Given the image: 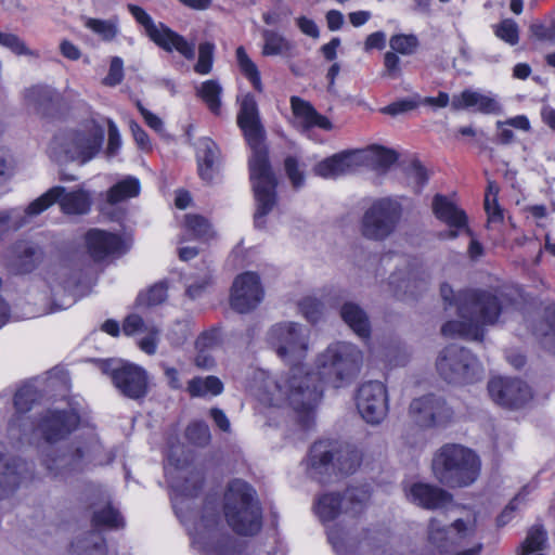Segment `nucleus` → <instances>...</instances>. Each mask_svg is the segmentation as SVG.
Here are the masks:
<instances>
[{
    "instance_id": "obj_3",
    "label": "nucleus",
    "mask_w": 555,
    "mask_h": 555,
    "mask_svg": "<svg viewBox=\"0 0 555 555\" xmlns=\"http://www.w3.org/2000/svg\"><path fill=\"white\" fill-rule=\"evenodd\" d=\"M38 393L33 384H25L15 393L14 406L15 415L9 423L8 435L10 439L23 441L28 434L39 431L48 444L63 439L79 423V414L76 410H48L38 424H35L26 415L37 400ZM52 446H49V452L44 454L42 463L47 468L49 476L53 478H64L73 470L78 468V461L83 457L82 451L77 449L73 454L52 455L54 453Z\"/></svg>"
},
{
    "instance_id": "obj_7",
    "label": "nucleus",
    "mask_w": 555,
    "mask_h": 555,
    "mask_svg": "<svg viewBox=\"0 0 555 555\" xmlns=\"http://www.w3.org/2000/svg\"><path fill=\"white\" fill-rule=\"evenodd\" d=\"M103 141L104 129L91 120L78 128L57 132L49 150L57 162H76L85 165L99 154Z\"/></svg>"
},
{
    "instance_id": "obj_32",
    "label": "nucleus",
    "mask_w": 555,
    "mask_h": 555,
    "mask_svg": "<svg viewBox=\"0 0 555 555\" xmlns=\"http://www.w3.org/2000/svg\"><path fill=\"white\" fill-rule=\"evenodd\" d=\"M92 526L95 530H116L125 526V520L118 509L112 506L109 500H100L92 504Z\"/></svg>"
},
{
    "instance_id": "obj_28",
    "label": "nucleus",
    "mask_w": 555,
    "mask_h": 555,
    "mask_svg": "<svg viewBox=\"0 0 555 555\" xmlns=\"http://www.w3.org/2000/svg\"><path fill=\"white\" fill-rule=\"evenodd\" d=\"M356 168L353 151H346L323 159L313 170L317 176L324 179H336L352 172Z\"/></svg>"
},
{
    "instance_id": "obj_46",
    "label": "nucleus",
    "mask_w": 555,
    "mask_h": 555,
    "mask_svg": "<svg viewBox=\"0 0 555 555\" xmlns=\"http://www.w3.org/2000/svg\"><path fill=\"white\" fill-rule=\"evenodd\" d=\"M215 46L211 42H202L198 47V59L194 66L195 73L208 75L212 69Z\"/></svg>"
},
{
    "instance_id": "obj_47",
    "label": "nucleus",
    "mask_w": 555,
    "mask_h": 555,
    "mask_svg": "<svg viewBox=\"0 0 555 555\" xmlns=\"http://www.w3.org/2000/svg\"><path fill=\"white\" fill-rule=\"evenodd\" d=\"M186 439L198 447H204L210 441V430L204 422H193L185 430Z\"/></svg>"
},
{
    "instance_id": "obj_22",
    "label": "nucleus",
    "mask_w": 555,
    "mask_h": 555,
    "mask_svg": "<svg viewBox=\"0 0 555 555\" xmlns=\"http://www.w3.org/2000/svg\"><path fill=\"white\" fill-rule=\"evenodd\" d=\"M86 246L95 261L125 251V245L119 235L100 229H91L86 233Z\"/></svg>"
},
{
    "instance_id": "obj_33",
    "label": "nucleus",
    "mask_w": 555,
    "mask_h": 555,
    "mask_svg": "<svg viewBox=\"0 0 555 555\" xmlns=\"http://www.w3.org/2000/svg\"><path fill=\"white\" fill-rule=\"evenodd\" d=\"M345 323L361 338L370 336L371 326L365 311L354 302H346L340 309Z\"/></svg>"
},
{
    "instance_id": "obj_57",
    "label": "nucleus",
    "mask_w": 555,
    "mask_h": 555,
    "mask_svg": "<svg viewBox=\"0 0 555 555\" xmlns=\"http://www.w3.org/2000/svg\"><path fill=\"white\" fill-rule=\"evenodd\" d=\"M137 107L140 112V114L142 115L145 124L151 128L153 129L155 132L157 133H163L164 132V122L163 120L155 114H153L152 112H150L147 108H145L141 102H137Z\"/></svg>"
},
{
    "instance_id": "obj_52",
    "label": "nucleus",
    "mask_w": 555,
    "mask_h": 555,
    "mask_svg": "<svg viewBox=\"0 0 555 555\" xmlns=\"http://www.w3.org/2000/svg\"><path fill=\"white\" fill-rule=\"evenodd\" d=\"M406 178L409 184H411L416 192H420L428 180V173L418 160H413L406 168Z\"/></svg>"
},
{
    "instance_id": "obj_59",
    "label": "nucleus",
    "mask_w": 555,
    "mask_h": 555,
    "mask_svg": "<svg viewBox=\"0 0 555 555\" xmlns=\"http://www.w3.org/2000/svg\"><path fill=\"white\" fill-rule=\"evenodd\" d=\"M219 344V333L217 330L203 333L196 339V348L198 351H208Z\"/></svg>"
},
{
    "instance_id": "obj_41",
    "label": "nucleus",
    "mask_w": 555,
    "mask_h": 555,
    "mask_svg": "<svg viewBox=\"0 0 555 555\" xmlns=\"http://www.w3.org/2000/svg\"><path fill=\"white\" fill-rule=\"evenodd\" d=\"M167 298V286L159 282L151 286L146 292H141L135 300L137 309L151 308L164 302Z\"/></svg>"
},
{
    "instance_id": "obj_62",
    "label": "nucleus",
    "mask_w": 555,
    "mask_h": 555,
    "mask_svg": "<svg viewBox=\"0 0 555 555\" xmlns=\"http://www.w3.org/2000/svg\"><path fill=\"white\" fill-rule=\"evenodd\" d=\"M503 126L514 127L522 131H529L531 129L530 121L525 115L511 117L504 121H496V128H502Z\"/></svg>"
},
{
    "instance_id": "obj_26",
    "label": "nucleus",
    "mask_w": 555,
    "mask_h": 555,
    "mask_svg": "<svg viewBox=\"0 0 555 555\" xmlns=\"http://www.w3.org/2000/svg\"><path fill=\"white\" fill-rule=\"evenodd\" d=\"M454 109H473L481 114H499L501 105L495 96L474 90H464L451 101Z\"/></svg>"
},
{
    "instance_id": "obj_21",
    "label": "nucleus",
    "mask_w": 555,
    "mask_h": 555,
    "mask_svg": "<svg viewBox=\"0 0 555 555\" xmlns=\"http://www.w3.org/2000/svg\"><path fill=\"white\" fill-rule=\"evenodd\" d=\"M291 108L294 116V126L304 134H309L313 128L325 131L333 129L332 121L317 109L306 100L299 96L291 98Z\"/></svg>"
},
{
    "instance_id": "obj_53",
    "label": "nucleus",
    "mask_w": 555,
    "mask_h": 555,
    "mask_svg": "<svg viewBox=\"0 0 555 555\" xmlns=\"http://www.w3.org/2000/svg\"><path fill=\"white\" fill-rule=\"evenodd\" d=\"M422 104V98L420 95H413L411 98L396 101L383 108V113L396 116L402 113L410 112Z\"/></svg>"
},
{
    "instance_id": "obj_34",
    "label": "nucleus",
    "mask_w": 555,
    "mask_h": 555,
    "mask_svg": "<svg viewBox=\"0 0 555 555\" xmlns=\"http://www.w3.org/2000/svg\"><path fill=\"white\" fill-rule=\"evenodd\" d=\"M262 39H263V47H262V55L264 56H284L289 57L293 55V51L295 48V44L286 39L282 34L271 30V29H263L262 30Z\"/></svg>"
},
{
    "instance_id": "obj_51",
    "label": "nucleus",
    "mask_w": 555,
    "mask_h": 555,
    "mask_svg": "<svg viewBox=\"0 0 555 555\" xmlns=\"http://www.w3.org/2000/svg\"><path fill=\"white\" fill-rule=\"evenodd\" d=\"M299 309L309 322L315 323L323 314L324 305L315 297L308 296L299 302Z\"/></svg>"
},
{
    "instance_id": "obj_35",
    "label": "nucleus",
    "mask_w": 555,
    "mask_h": 555,
    "mask_svg": "<svg viewBox=\"0 0 555 555\" xmlns=\"http://www.w3.org/2000/svg\"><path fill=\"white\" fill-rule=\"evenodd\" d=\"M69 555H106L105 541L99 532H89L72 544Z\"/></svg>"
},
{
    "instance_id": "obj_42",
    "label": "nucleus",
    "mask_w": 555,
    "mask_h": 555,
    "mask_svg": "<svg viewBox=\"0 0 555 555\" xmlns=\"http://www.w3.org/2000/svg\"><path fill=\"white\" fill-rule=\"evenodd\" d=\"M184 228L194 238L207 241L212 237V229L207 219L198 215H185Z\"/></svg>"
},
{
    "instance_id": "obj_9",
    "label": "nucleus",
    "mask_w": 555,
    "mask_h": 555,
    "mask_svg": "<svg viewBox=\"0 0 555 555\" xmlns=\"http://www.w3.org/2000/svg\"><path fill=\"white\" fill-rule=\"evenodd\" d=\"M436 366L440 376L450 383H472L481 374L476 357L455 344L449 345L439 353Z\"/></svg>"
},
{
    "instance_id": "obj_49",
    "label": "nucleus",
    "mask_w": 555,
    "mask_h": 555,
    "mask_svg": "<svg viewBox=\"0 0 555 555\" xmlns=\"http://www.w3.org/2000/svg\"><path fill=\"white\" fill-rule=\"evenodd\" d=\"M0 46L9 49L16 55L37 56L17 35L11 33L0 31Z\"/></svg>"
},
{
    "instance_id": "obj_54",
    "label": "nucleus",
    "mask_w": 555,
    "mask_h": 555,
    "mask_svg": "<svg viewBox=\"0 0 555 555\" xmlns=\"http://www.w3.org/2000/svg\"><path fill=\"white\" fill-rule=\"evenodd\" d=\"M124 61L119 56H113L109 62L108 73L103 79V85L107 87H116L124 79Z\"/></svg>"
},
{
    "instance_id": "obj_63",
    "label": "nucleus",
    "mask_w": 555,
    "mask_h": 555,
    "mask_svg": "<svg viewBox=\"0 0 555 555\" xmlns=\"http://www.w3.org/2000/svg\"><path fill=\"white\" fill-rule=\"evenodd\" d=\"M525 491L526 488L520 493H518L501 513V515L498 517L499 526H504L512 518V513L518 507L519 502L522 501Z\"/></svg>"
},
{
    "instance_id": "obj_61",
    "label": "nucleus",
    "mask_w": 555,
    "mask_h": 555,
    "mask_svg": "<svg viewBox=\"0 0 555 555\" xmlns=\"http://www.w3.org/2000/svg\"><path fill=\"white\" fill-rule=\"evenodd\" d=\"M130 129H131V133H132L133 139H134L135 143L138 144V146L144 151L151 150L150 138H149L147 133L141 128V126L139 124H137L135 121H131Z\"/></svg>"
},
{
    "instance_id": "obj_1",
    "label": "nucleus",
    "mask_w": 555,
    "mask_h": 555,
    "mask_svg": "<svg viewBox=\"0 0 555 555\" xmlns=\"http://www.w3.org/2000/svg\"><path fill=\"white\" fill-rule=\"evenodd\" d=\"M267 340L292 366L276 374L256 371L255 395L264 405L291 409L306 429L313 425L314 412L323 396L321 382L334 388L347 386L358 376L363 362L362 351L357 346L337 341L317 357V374L305 371L301 361L308 352V333L294 322L273 325Z\"/></svg>"
},
{
    "instance_id": "obj_45",
    "label": "nucleus",
    "mask_w": 555,
    "mask_h": 555,
    "mask_svg": "<svg viewBox=\"0 0 555 555\" xmlns=\"http://www.w3.org/2000/svg\"><path fill=\"white\" fill-rule=\"evenodd\" d=\"M545 542L546 532L541 527H532L520 546L519 555H529L532 552L542 550Z\"/></svg>"
},
{
    "instance_id": "obj_39",
    "label": "nucleus",
    "mask_w": 555,
    "mask_h": 555,
    "mask_svg": "<svg viewBox=\"0 0 555 555\" xmlns=\"http://www.w3.org/2000/svg\"><path fill=\"white\" fill-rule=\"evenodd\" d=\"M221 85L214 79L204 81L197 90L198 96L215 115H220L221 113Z\"/></svg>"
},
{
    "instance_id": "obj_8",
    "label": "nucleus",
    "mask_w": 555,
    "mask_h": 555,
    "mask_svg": "<svg viewBox=\"0 0 555 555\" xmlns=\"http://www.w3.org/2000/svg\"><path fill=\"white\" fill-rule=\"evenodd\" d=\"M360 463L361 455L357 450L349 447L341 448L334 441L323 440L315 442L310 449L308 473L320 482H325L326 477L332 474H352Z\"/></svg>"
},
{
    "instance_id": "obj_40",
    "label": "nucleus",
    "mask_w": 555,
    "mask_h": 555,
    "mask_svg": "<svg viewBox=\"0 0 555 555\" xmlns=\"http://www.w3.org/2000/svg\"><path fill=\"white\" fill-rule=\"evenodd\" d=\"M85 27L98 35L104 41H112L118 34V20L85 18Z\"/></svg>"
},
{
    "instance_id": "obj_18",
    "label": "nucleus",
    "mask_w": 555,
    "mask_h": 555,
    "mask_svg": "<svg viewBox=\"0 0 555 555\" xmlns=\"http://www.w3.org/2000/svg\"><path fill=\"white\" fill-rule=\"evenodd\" d=\"M492 400L508 409H519L532 398L530 387L518 378L494 377L488 384Z\"/></svg>"
},
{
    "instance_id": "obj_25",
    "label": "nucleus",
    "mask_w": 555,
    "mask_h": 555,
    "mask_svg": "<svg viewBox=\"0 0 555 555\" xmlns=\"http://www.w3.org/2000/svg\"><path fill=\"white\" fill-rule=\"evenodd\" d=\"M122 332L127 336L145 334V336L139 340L140 349L147 354H154L156 352L160 331L155 324L145 322L140 314L130 313L124 320Z\"/></svg>"
},
{
    "instance_id": "obj_38",
    "label": "nucleus",
    "mask_w": 555,
    "mask_h": 555,
    "mask_svg": "<svg viewBox=\"0 0 555 555\" xmlns=\"http://www.w3.org/2000/svg\"><path fill=\"white\" fill-rule=\"evenodd\" d=\"M237 66L246 79L258 91L263 90L259 69L255 62L248 56L244 47H238L235 51Z\"/></svg>"
},
{
    "instance_id": "obj_23",
    "label": "nucleus",
    "mask_w": 555,
    "mask_h": 555,
    "mask_svg": "<svg viewBox=\"0 0 555 555\" xmlns=\"http://www.w3.org/2000/svg\"><path fill=\"white\" fill-rule=\"evenodd\" d=\"M433 210L440 221L450 227L449 231L440 234L441 238H455L461 230L466 229L465 212L446 196L438 194L434 197Z\"/></svg>"
},
{
    "instance_id": "obj_37",
    "label": "nucleus",
    "mask_w": 555,
    "mask_h": 555,
    "mask_svg": "<svg viewBox=\"0 0 555 555\" xmlns=\"http://www.w3.org/2000/svg\"><path fill=\"white\" fill-rule=\"evenodd\" d=\"M191 397L218 396L223 391L222 382L216 376L194 377L188 384Z\"/></svg>"
},
{
    "instance_id": "obj_15",
    "label": "nucleus",
    "mask_w": 555,
    "mask_h": 555,
    "mask_svg": "<svg viewBox=\"0 0 555 555\" xmlns=\"http://www.w3.org/2000/svg\"><path fill=\"white\" fill-rule=\"evenodd\" d=\"M475 534V522L454 520L449 527L438 517L428 525V542L439 552L447 553L463 544Z\"/></svg>"
},
{
    "instance_id": "obj_6",
    "label": "nucleus",
    "mask_w": 555,
    "mask_h": 555,
    "mask_svg": "<svg viewBox=\"0 0 555 555\" xmlns=\"http://www.w3.org/2000/svg\"><path fill=\"white\" fill-rule=\"evenodd\" d=\"M480 467V459L473 450L455 443L442 446L431 462L435 478L451 488L474 483L479 477Z\"/></svg>"
},
{
    "instance_id": "obj_20",
    "label": "nucleus",
    "mask_w": 555,
    "mask_h": 555,
    "mask_svg": "<svg viewBox=\"0 0 555 555\" xmlns=\"http://www.w3.org/2000/svg\"><path fill=\"white\" fill-rule=\"evenodd\" d=\"M114 385L122 395L131 399L145 396L147 391L146 372L134 364H124L112 374Z\"/></svg>"
},
{
    "instance_id": "obj_5",
    "label": "nucleus",
    "mask_w": 555,
    "mask_h": 555,
    "mask_svg": "<svg viewBox=\"0 0 555 555\" xmlns=\"http://www.w3.org/2000/svg\"><path fill=\"white\" fill-rule=\"evenodd\" d=\"M440 294L447 305L456 306L460 317L442 325L441 333L446 337L481 340L485 326L494 324L501 313L498 298L488 292L467 289L455 294L450 285L442 284Z\"/></svg>"
},
{
    "instance_id": "obj_55",
    "label": "nucleus",
    "mask_w": 555,
    "mask_h": 555,
    "mask_svg": "<svg viewBox=\"0 0 555 555\" xmlns=\"http://www.w3.org/2000/svg\"><path fill=\"white\" fill-rule=\"evenodd\" d=\"M285 170L295 189L300 188L304 184V173L299 170L298 162L294 157H287L285 159Z\"/></svg>"
},
{
    "instance_id": "obj_58",
    "label": "nucleus",
    "mask_w": 555,
    "mask_h": 555,
    "mask_svg": "<svg viewBox=\"0 0 555 555\" xmlns=\"http://www.w3.org/2000/svg\"><path fill=\"white\" fill-rule=\"evenodd\" d=\"M485 208L488 215V221L495 223L503 220V211L496 201V191L493 194V201L490 202V194H486Z\"/></svg>"
},
{
    "instance_id": "obj_24",
    "label": "nucleus",
    "mask_w": 555,
    "mask_h": 555,
    "mask_svg": "<svg viewBox=\"0 0 555 555\" xmlns=\"http://www.w3.org/2000/svg\"><path fill=\"white\" fill-rule=\"evenodd\" d=\"M389 284L398 297H415L427 286V279L424 271L415 264H409L403 272L399 270L389 278Z\"/></svg>"
},
{
    "instance_id": "obj_13",
    "label": "nucleus",
    "mask_w": 555,
    "mask_h": 555,
    "mask_svg": "<svg viewBox=\"0 0 555 555\" xmlns=\"http://www.w3.org/2000/svg\"><path fill=\"white\" fill-rule=\"evenodd\" d=\"M400 205L391 198L376 199L364 212L361 221L363 236L382 241L389 236L400 218Z\"/></svg>"
},
{
    "instance_id": "obj_19",
    "label": "nucleus",
    "mask_w": 555,
    "mask_h": 555,
    "mask_svg": "<svg viewBox=\"0 0 555 555\" xmlns=\"http://www.w3.org/2000/svg\"><path fill=\"white\" fill-rule=\"evenodd\" d=\"M404 493L409 502L426 509L447 508L453 504V498L448 491L425 482L405 485Z\"/></svg>"
},
{
    "instance_id": "obj_11",
    "label": "nucleus",
    "mask_w": 555,
    "mask_h": 555,
    "mask_svg": "<svg viewBox=\"0 0 555 555\" xmlns=\"http://www.w3.org/2000/svg\"><path fill=\"white\" fill-rule=\"evenodd\" d=\"M409 416L421 429H439L453 422L454 411L444 398L427 393L411 401Z\"/></svg>"
},
{
    "instance_id": "obj_16",
    "label": "nucleus",
    "mask_w": 555,
    "mask_h": 555,
    "mask_svg": "<svg viewBox=\"0 0 555 555\" xmlns=\"http://www.w3.org/2000/svg\"><path fill=\"white\" fill-rule=\"evenodd\" d=\"M356 404L366 423L379 424L388 413L386 386L377 380L363 383L357 391Z\"/></svg>"
},
{
    "instance_id": "obj_60",
    "label": "nucleus",
    "mask_w": 555,
    "mask_h": 555,
    "mask_svg": "<svg viewBox=\"0 0 555 555\" xmlns=\"http://www.w3.org/2000/svg\"><path fill=\"white\" fill-rule=\"evenodd\" d=\"M121 146V138L117 126L113 122H108V142L106 153L108 156H115Z\"/></svg>"
},
{
    "instance_id": "obj_64",
    "label": "nucleus",
    "mask_w": 555,
    "mask_h": 555,
    "mask_svg": "<svg viewBox=\"0 0 555 555\" xmlns=\"http://www.w3.org/2000/svg\"><path fill=\"white\" fill-rule=\"evenodd\" d=\"M386 46V34L384 31H375L369 35L364 42L365 51L373 49L383 50Z\"/></svg>"
},
{
    "instance_id": "obj_17",
    "label": "nucleus",
    "mask_w": 555,
    "mask_h": 555,
    "mask_svg": "<svg viewBox=\"0 0 555 555\" xmlns=\"http://www.w3.org/2000/svg\"><path fill=\"white\" fill-rule=\"evenodd\" d=\"M264 291L255 272H244L235 278L231 288L230 305L240 312L254 310L263 299Z\"/></svg>"
},
{
    "instance_id": "obj_14",
    "label": "nucleus",
    "mask_w": 555,
    "mask_h": 555,
    "mask_svg": "<svg viewBox=\"0 0 555 555\" xmlns=\"http://www.w3.org/2000/svg\"><path fill=\"white\" fill-rule=\"evenodd\" d=\"M369 498L365 488L347 489L343 498L336 493H326L318 499L314 509L321 521H332L341 511L352 516L362 513Z\"/></svg>"
},
{
    "instance_id": "obj_50",
    "label": "nucleus",
    "mask_w": 555,
    "mask_h": 555,
    "mask_svg": "<svg viewBox=\"0 0 555 555\" xmlns=\"http://www.w3.org/2000/svg\"><path fill=\"white\" fill-rule=\"evenodd\" d=\"M530 31L532 36L543 42H555V16H551L544 22L531 24Z\"/></svg>"
},
{
    "instance_id": "obj_30",
    "label": "nucleus",
    "mask_w": 555,
    "mask_h": 555,
    "mask_svg": "<svg viewBox=\"0 0 555 555\" xmlns=\"http://www.w3.org/2000/svg\"><path fill=\"white\" fill-rule=\"evenodd\" d=\"M57 99L54 90L46 86H33L24 92V103L34 114L47 116Z\"/></svg>"
},
{
    "instance_id": "obj_56",
    "label": "nucleus",
    "mask_w": 555,
    "mask_h": 555,
    "mask_svg": "<svg viewBox=\"0 0 555 555\" xmlns=\"http://www.w3.org/2000/svg\"><path fill=\"white\" fill-rule=\"evenodd\" d=\"M384 75L389 78H397L400 75V59L393 51H388L384 55Z\"/></svg>"
},
{
    "instance_id": "obj_12",
    "label": "nucleus",
    "mask_w": 555,
    "mask_h": 555,
    "mask_svg": "<svg viewBox=\"0 0 555 555\" xmlns=\"http://www.w3.org/2000/svg\"><path fill=\"white\" fill-rule=\"evenodd\" d=\"M54 203H59L61 210L66 215H86L90 211L92 197L83 189L67 192L65 188L57 185L51 188L30 203L26 214L28 216H37Z\"/></svg>"
},
{
    "instance_id": "obj_10",
    "label": "nucleus",
    "mask_w": 555,
    "mask_h": 555,
    "mask_svg": "<svg viewBox=\"0 0 555 555\" xmlns=\"http://www.w3.org/2000/svg\"><path fill=\"white\" fill-rule=\"evenodd\" d=\"M128 11L138 24L144 27L149 38L167 52L176 50L186 60L195 57V43L173 31L163 23L155 24L151 15L141 7L128 4Z\"/></svg>"
},
{
    "instance_id": "obj_4",
    "label": "nucleus",
    "mask_w": 555,
    "mask_h": 555,
    "mask_svg": "<svg viewBox=\"0 0 555 555\" xmlns=\"http://www.w3.org/2000/svg\"><path fill=\"white\" fill-rule=\"evenodd\" d=\"M238 102L237 125L253 151L249 158V172L257 207L254 223L257 228H262L264 217L275 205L278 182L270 168L267 151L263 146L264 131L260 124L256 99L253 94L246 93L238 99Z\"/></svg>"
},
{
    "instance_id": "obj_44",
    "label": "nucleus",
    "mask_w": 555,
    "mask_h": 555,
    "mask_svg": "<svg viewBox=\"0 0 555 555\" xmlns=\"http://www.w3.org/2000/svg\"><path fill=\"white\" fill-rule=\"evenodd\" d=\"M389 46L391 51L396 53L402 55H412L417 51L420 47V40L417 36L413 34H397L390 37Z\"/></svg>"
},
{
    "instance_id": "obj_27",
    "label": "nucleus",
    "mask_w": 555,
    "mask_h": 555,
    "mask_svg": "<svg viewBox=\"0 0 555 555\" xmlns=\"http://www.w3.org/2000/svg\"><path fill=\"white\" fill-rule=\"evenodd\" d=\"M2 449V444H0ZM30 478L27 463L13 460L12 463L4 462L3 453L0 451V499L7 498L25 479Z\"/></svg>"
},
{
    "instance_id": "obj_2",
    "label": "nucleus",
    "mask_w": 555,
    "mask_h": 555,
    "mask_svg": "<svg viewBox=\"0 0 555 555\" xmlns=\"http://www.w3.org/2000/svg\"><path fill=\"white\" fill-rule=\"evenodd\" d=\"M202 486L199 473L192 474L183 485H172V506L189 532L192 548L198 555H242L240 542L228 531L225 524L241 537H254L261 531L263 513L256 490L242 479L231 480L223 493L222 516L218 505L210 500L196 513L191 509L190 499Z\"/></svg>"
},
{
    "instance_id": "obj_36",
    "label": "nucleus",
    "mask_w": 555,
    "mask_h": 555,
    "mask_svg": "<svg viewBox=\"0 0 555 555\" xmlns=\"http://www.w3.org/2000/svg\"><path fill=\"white\" fill-rule=\"evenodd\" d=\"M140 181L134 177H126L107 191V202L117 204L122 201L135 197L140 193Z\"/></svg>"
},
{
    "instance_id": "obj_31",
    "label": "nucleus",
    "mask_w": 555,
    "mask_h": 555,
    "mask_svg": "<svg viewBox=\"0 0 555 555\" xmlns=\"http://www.w3.org/2000/svg\"><path fill=\"white\" fill-rule=\"evenodd\" d=\"M356 165L370 166L374 168H388L397 160V154L389 149L372 145L364 150L353 151Z\"/></svg>"
},
{
    "instance_id": "obj_43",
    "label": "nucleus",
    "mask_w": 555,
    "mask_h": 555,
    "mask_svg": "<svg viewBox=\"0 0 555 555\" xmlns=\"http://www.w3.org/2000/svg\"><path fill=\"white\" fill-rule=\"evenodd\" d=\"M16 253L17 266L22 273L31 271L41 256L39 248L28 243L18 245Z\"/></svg>"
},
{
    "instance_id": "obj_48",
    "label": "nucleus",
    "mask_w": 555,
    "mask_h": 555,
    "mask_svg": "<svg viewBox=\"0 0 555 555\" xmlns=\"http://www.w3.org/2000/svg\"><path fill=\"white\" fill-rule=\"evenodd\" d=\"M494 34L498 38L509 46H515L519 41L518 25L511 18L503 20L501 23L495 25Z\"/></svg>"
},
{
    "instance_id": "obj_29",
    "label": "nucleus",
    "mask_w": 555,
    "mask_h": 555,
    "mask_svg": "<svg viewBox=\"0 0 555 555\" xmlns=\"http://www.w3.org/2000/svg\"><path fill=\"white\" fill-rule=\"evenodd\" d=\"M219 149L209 138H201L196 143V158L199 177L209 182L214 178L216 164L219 158Z\"/></svg>"
}]
</instances>
